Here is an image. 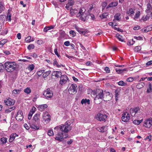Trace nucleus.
Masks as SVG:
<instances>
[{"mask_svg": "<svg viewBox=\"0 0 152 152\" xmlns=\"http://www.w3.org/2000/svg\"><path fill=\"white\" fill-rule=\"evenodd\" d=\"M5 70L8 72L14 71L15 69L17 64L15 62L7 61L4 64Z\"/></svg>", "mask_w": 152, "mask_h": 152, "instance_id": "1", "label": "nucleus"}, {"mask_svg": "<svg viewBox=\"0 0 152 152\" xmlns=\"http://www.w3.org/2000/svg\"><path fill=\"white\" fill-rule=\"evenodd\" d=\"M71 128L70 125L68 124L66 122L65 124H62L60 125V129L62 132L67 133L71 130Z\"/></svg>", "mask_w": 152, "mask_h": 152, "instance_id": "2", "label": "nucleus"}, {"mask_svg": "<svg viewBox=\"0 0 152 152\" xmlns=\"http://www.w3.org/2000/svg\"><path fill=\"white\" fill-rule=\"evenodd\" d=\"M94 92L96 95L95 100L97 99H102L103 98V91L99 89H96L94 91Z\"/></svg>", "mask_w": 152, "mask_h": 152, "instance_id": "3", "label": "nucleus"}, {"mask_svg": "<svg viewBox=\"0 0 152 152\" xmlns=\"http://www.w3.org/2000/svg\"><path fill=\"white\" fill-rule=\"evenodd\" d=\"M107 117L105 114H103L100 113H98L95 116V118L99 121H105Z\"/></svg>", "mask_w": 152, "mask_h": 152, "instance_id": "4", "label": "nucleus"}, {"mask_svg": "<svg viewBox=\"0 0 152 152\" xmlns=\"http://www.w3.org/2000/svg\"><path fill=\"white\" fill-rule=\"evenodd\" d=\"M77 86L75 84H72L71 85L69 89V92L70 94H75L77 91Z\"/></svg>", "mask_w": 152, "mask_h": 152, "instance_id": "5", "label": "nucleus"}, {"mask_svg": "<svg viewBox=\"0 0 152 152\" xmlns=\"http://www.w3.org/2000/svg\"><path fill=\"white\" fill-rule=\"evenodd\" d=\"M43 95L47 99H51L53 96V92L49 88L47 89L43 93Z\"/></svg>", "mask_w": 152, "mask_h": 152, "instance_id": "6", "label": "nucleus"}, {"mask_svg": "<svg viewBox=\"0 0 152 152\" xmlns=\"http://www.w3.org/2000/svg\"><path fill=\"white\" fill-rule=\"evenodd\" d=\"M57 137H56L55 139L56 140L61 141L64 138L67 137L68 135L67 134H65L63 133L59 132L57 134Z\"/></svg>", "mask_w": 152, "mask_h": 152, "instance_id": "7", "label": "nucleus"}, {"mask_svg": "<svg viewBox=\"0 0 152 152\" xmlns=\"http://www.w3.org/2000/svg\"><path fill=\"white\" fill-rule=\"evenodd\" d=\"M130 118V114L127 112L124 113L122 115V121L124 122H128Z\"/></svg>", "mask_w": 152, "mask_h": 152, "instance_id": "8", "label": "nucleus"}, {"mask_svg": "<svg viewBox=\"0 0 152 152\" xmlns=\"http://www.w3.org/2000/svg\"><path fill=\"white\" fill-rule=\"evenodd\" d=\"M152 119L149 118L146 120L144 122L143 126L147 128H150L152 125Z\"/></svg>", "mask_w": 152, "mask_h": 152, "instance_id": "9", "label": "nucleus"}, {"mask_svg": "<svg viewBox=\"0 0 152 152\" xmlns=\"http://www.w3.org/2000/svg\"><path fill=\"white\" fill-rule=\"evenodd\" d=\"M68 80L69 78L66 75H61L60 80V84L62 85L66 83Z\"/></svg>", "mask_w": 152, "mask_h": 152, "instance_id": "10", "label": "nucleus"}, {"mask_svg": "<svg viewBox=\"0 0 152 152\" xmlns=\"http://www.w3.org/2000/svg\"><path fill=\"white\" fill-rule=\"evenodd\" d=\"M140 110L139 107L132 108L130 110V113L132 116H134Z\"/></svg>", "mask_w": 152, "mask_h": 152, "instance_id": "11", "label": "nucleus"}, {"mask_svg": "<svg viewBox=\"0 0 152 152\" xmlns=\"http://www.w3.org/2000/svg\"><path fill=\"white\" fill-rule=\"evenodd\" d=\"M4 102L7 106H11L14 104L15 101L10 98H9L6 100H4Z\"/></svg>", "mask_w": 152, "mask_h": 152, "instance_id": "12", "label": "nucleus"}, {"mask_svg": "<svg viewBox=\"0 0 152 152\" xmlns=\"http://www.w3.org/2000/svg\"><path fill=\"white\" fill-rule=\"evenodd\" d=\"M23 113L22 112L18 111L16 116V120L18 121H21L23 118Z\"/></svg>", "mask_w": 152, "mask_h": 152, "instance_id": "13", "label": "nucleus"}, {"mask_svg": "<svg viewBox=\"0 0 152 152\" xmlns=\"http://www.w3.org/2000/svg\"><path fill=\"white\" fill-rule=\"evenodd\" d=\"M40 116V113H36L33 117V120L34 121V123H38Z\"/></svg>", "mask_w": 152, "mask_h": 152, "instance_id": "14", "label": "nucleus"}, {"mask_svg": "<svg viewBox=\"0 0 152 152\" xmlns=\"http://www.w3.org/2000/svg\"><path fill=\"white\" fill-rule=\"evenodd\" d=\"M61 74L62 73L60 71H55L52 72V75L53 76H54L55 77L58 78L60 77V75L61 76V75H62Z\"/></svg>", "mask_w": 152, "mask_h": 152, "instance_id": "15", "label": "nucleus"}, {"mask_svg": "<svg viewBox=\"0 0 152 152\" xmlns=\"http://www.w3.org/2000/svg\"><path fill=\"white\" fill-rule=\"evenodd\" d=\"M50 116L47 112H45L44 113L43 118L46 121H49L50 120Z\"/></svg>", "mask_w": 152, "mask_h": 152, "instance_id": "16", "label": "nucleus"}, {"mask_svg": "<svg viewBox=\"0 0 152 152\" xmlns=\"http://www.w3.org/2000/svg\"><path fill=\"white\" fill-rule=\"evenodd\" d=\"M152 7L151 6L150 2H149L147 5V9L145 10V12L147 13L152 12Z\"/></svg>", "mask_w": 152, "mask_h": 152, "instance_id": "17", "label": "nucleus"}, {"mask_svg": "<svg viewBox=\"0 0 152 152\" xmlns=\"http://www.w3.org/2000/svg\"><path fill=\"white\" fill-rule=\"evenodd\" d=\"M18 135L16 133L12 134L10 137L9 142H11L15 139L16 137H18Z\"/></svg>", "mask_w": 152, "mask_h": 152, "instance_id": "18", "label": "nucleus"}, {"mask_svg": "<svg viewBox=\"0 0 152 152\" xmlns=\"http://www.w3.org/2000/svg\"><path fill=\"white\" fill-rule=\"evenodd\" d=\"M60 37L64 38V39H66L68 37V35L65 33V31H60Z\"/></svg>", "mask_w": 152, "mask_h": 152, "instance_id": "19", "label": "nucleus"}, {"mask_svg": "<svg viewBox=\"0 0 152 152\" xmlns=\"http://www.w3.org/2000/svg\"><path fill=\"white\" fill-rule=\"evenodd\" d=\"M55 26L54 25H51L48 26H46L44 28L43 31L45 32H46L50 30L53 29Z\"/></svg>", "mask_w": 152, "mask_h": 152, "instance_id": "20", "label": "nucleus"}, {"mask_svg": "<svg viewBox=\"0 0 152 152\" xmlns=\"http://www.w3.org/2000/svg\"><path fill=\"white\" fill-rule=\"evenodd\" d=\"M135 10L132 8H130L128 10L127 12L126 13L128 14L129 16H132L134 14V11Z\"/></svg>", "mask_w": 152, "mask_h": 152, "instance_id": "21", "label": "nucleus"}, {"mask_svg": "<svg viewBox=\"0 0 152 152\" xmlns=\"http://www.w3.org/2000/svg\"><path fill=\"white\" fill-rule=\"evenodd\" d=\"M47 107L48 105L47 104H45L39 105L38 108L40 111H43L44 109L46 108Z\"/></svg>", "mask_w": 152, "mask_h": 152, "instance_id": "22", "label": "nucleus"}, {"mask_svg": "<svg viewBox=\"0 0 152 152\" xmlns=\"http://www.w3.org/2000/svg\"><path fill=\"white\" fill-rule=\"evenodd\" d=\"M107 126H102L100 128H99L98 129V130L99 132H105L107 131Z\"/></svg>", "mask_w": 152, "mask_h": 152, "instance_id": "23", "label": "nucleus"}, {"mask_svg": "<svg viewBox=\"0 0 152 152\" xmlns=\"http://www.w3.org/2000/svg\"><path fill=\"white\" fill-rule=\"evenodd\" d=\"M34 40V37H31L30 36H28L25 39L26 42L28 43H29L33 41Z\"/></svg>", "mask_w": 152, "mask_h": 152, "instance_id": "24", "label": "nucleus"}, {"mask_svg": "<svg viewBox=\"0 0 152 152\" xmlns=\"http://www.w3.org/2000/svg\"><path fill=\"white\" fill-rule=\"evenodd\" d=\"M86 11L85 9L84 8H81L80 9L78 13L77 14V16L80 17L82 14L85 13Z\"/></svg>", "mask_w": 152, "mask_h": 152, "instance_id": "25", "label": "nucleus"}, {"mask_svg": "<svg viewBox=\"0 0 152 152\" xmlns=\"http://www.w3.org/2000/svg\"><path fill=\"white\" fill-rule=\"evenodd\" d=\"M7 138L3 137L0 139V144L3 145L7 142Z\"/></svg>", "mask_w": 152, "mask_h": 152, "instance_id": "26", "label": "nucleus"}, {"mask_svg": "<svg viewBox=\"0 0 152 152\" xmlns=\"http://www.w3.org/2000/svg\"><path fill=\"white\" fill-rule=\"evenodd\" d=\"M70 14L72 16H73L76 14L77 12L78 11L76 9H73L72 8H71L70 10Z\"/></svg>", "mask_w": 152, "mask_h": 152, "instance_id": "27", "label": "nucleus"}, {"mask_svg": "<svg viewBox=\"0 0 152 152\" xmlns=\"http://www.w3.org/2000/svg\"><path fill=\"white\" fill-rule=\"evenodd\" d=\"M117 5L118 3L117 2H112L108 5L107 7V8L111 7H115L117 6Z\"/></svg>", "mask_w": 152, "mask_h": 152, "instance_id": "28", "label": "nucleus"}, {"mask_svg": "<svg viewBox=\"0 0 152 152\" xmlns=\"http://www.w3.org/2000/svg\"><path fill=\"white\" fill-rule=\"evenodd\" d=\"M145 85V84L144 82H141L138 84L136 85V88L138 89H140L142 88Z\"/></svg>", "mask_w": 152, "mask_h": 152, "instance_id": "29", "label": "nucleus"}, {"mask_svg": "<svg viewBox=\"0 0 152 152\" xmlns=\"http://www.w3.org/2000/svg\"><path fill=\"white\" fill-rule=\"evenodd\" d=\"M34 65L33 64H31L28 65V66L27 68L30 72L32 71L34 69Z\"/></svg>", "mask_w": 152, "mask_h": 152, "instance_id": "30", "label": "nucleus"}, {"mask_svg": "<svg viewBox=\"0 0 152 152\" xmlns=\"http://www.w3.org/2000/svg\"><path fill=\"white\" fill-rule=\"evenodd\" d=\"M36 109V108L34 107H32V108L31 109V110L30 111L28 114V115L32 116L33 114L35 112V111Z\"/></svg>", "mask_w": 152, "mask_h": 152, "instance_id": "31", "label": "nucleus"}, {"mask_svg": "<svg viewBox=\"0 0 152 152\" xmlns=\"http://www.w3.org/2000/svg\"><path fill=\"white\" fill-rule=\"evenodd\" d=\"M75 28L78 31L79 33L80 34H83L84 33V31L82 30V29L78 27L77 26H75Z\"/></svg>", "mask_w": 152, "mask_h": 152, "instance_id": "32", "label": "nucleus"}, {"mask_svg": "<svg viewBox=\"0 0 152 152\" xmlns=\"http://www.w3.org/2000/svg\"><path fill=\"white\" fill-rule=\"evenodd\" d=\"M75 2L73 0H69L68 3L66 5V7H68V6H72L74 5Z\"/></svg>", "mask_w": 152, "mask_h": 152, "instance_id": "33", "label": "nucleus"}, {"mask_svg": "<svg viewBox=\"0 0 152 152\" xmlns=\"http://www.w3.org/2000/svg\"><path fill=\"white\" fill-rule=\"evenodd\" d=\"M21 89H14L12 91V94L15 95L17 94H19L20 93V91H21Z\"/></svg>", "mask_w": 152, "mask_h": 152, "instance_id": "34", "label": "nucleus"}, {"mask_svg": "<svg viewBox=\"0 0 152 152\" xmlns=\"http://www.w3.org/2000/svg\"><path fill=\"white\" fill-rule=\"evenodd\" d=\"M15 108V106L12 107L6 110L5 111V112L6 113H8L10 112L12 110H14Z\"/></svg>", "mask_w": 152, "mask_h": 152, "instance_id": "35", "label": "nucleus"}, {"mask_svg": "<svg viewBox=\"0 0 152 152\" xmlns=\"http://www.w3.org/2000/svg\"><path fill=\"white\" fill-rule=\"evenodd\" d=\"M143 121V119L141 120H135L133 121L134 124L135 125H139Z\"/></svg>", "mask_w": 152, "mask_h": 152, "instance_id": "36", "label": "nucleus"}, {"mask_svg": "<svg viewBox=\"0 0 152 152\" xmlns=\"http://www.w3.org/2000/svg\"><path fill=\"white\" fill-rule=\"evenodd\" d=\"M86 103L88 104H90V100L89 99H83L81 101V103L82 104Z\"/></svg>", "mask_w": 152, "mask_h": 152, "instance_id": "37", "label": "nucleus"}, {"mask_svg": "<svg viewBox=\"0 0 152 152\" xmlns=\"http://www.w3.org/2000/svg\"><path fill=\"white\" fill-rule=\"evenodd\" d=\"M7 42L6 39H3L0 42V48L2 47L3 45Z\"/></svg>", "mask_w": 152, "mask_h": 152, "instance_id": "38", "label": "nucleus"}, {"mask_svg": "<svg viewBox=\"0 0 152 152\" xmlns=\"http://www.w3.org/2000/svg\"><path fill=\"white\" fill-rule=\"evenodd\" d=\"M80 16V19L82 20L83 21H85L87 15L85 13L81 15Z\"/></svg>", "mask_w": 152, "mask_h": 152, "instance_id": "39", "label": "nucleus"}, {"mask_svg": "<svg viewBox=\"0 0 152 152\" xmlns=\"http://www.w3.org/2000/svg\"><path fill=\"white\" fill-rule=\"evenodd\" d=\"M5 9V7L3 4L1 2H0V13L4 11Z\"/></svg>", "mask_w": 152, "mask_h": 152, "instance_id": "40", "label": "nucleus"}, {"mask_svg": "<svg viewBox=\"0 0 152 152\" xmlns=\"http://www.w3.org/2000/svg\"><path fill=\"white\" fill-rule=\"evenodd\" d=\"M24 92L27 94H29L31 91V89L29 87H27L24 90Z\"/></svg>", "mask_w": 152, "mask_h": 152, "instance_id": "41", "label": "nucleus"}, {"mask_svg": "<svg viewBox=\"0 0 152 152\" xmlns=\"http://www.w3.org/2000/svg\"><path fill=\"white\" fill-rule=\"evenodd\" d=\"M116 72L118 74H120L122 73L124 71H126V69H115Z\"/></svg>", "mask_w": 152, "mask_h": 152, "instance_id": "42", "label": "nucleus"}, {"mask_svg": "<svg viewBox=\"0 0 152 152\" xmlns=\"http://www.w3.org/2000/svg\"><path fill=\"white\" fill-rule=\"evenodd\" d=\"M53 65L54 66H56L57 67H60V66L58 63V62L56 59H54L53 60Z\"/></svg>", "mask_w": 152, "mask_h": 152, "instance_id": "43", "label": "nucleus"}, {"mask_svg": "<svg viewBox=\"0 0 152 152\" xmlns=\"http://www.w3.org/2000/svg\"><path fill=\"white\" fill-rule=\"evenodd\" d=\"M152 91V86L151 83H150L148 85V87L147 92L148 93H150Z\"/></svg>", "mask_w": 152, "mask_h": 152, "instance_id": "44", "label": "nucleus"}, {"mask_svg": "<svg viewBox=\"0 0 152 152\" xmlns=\"http://www.w3.org/2000/svg\"><path fill=\"white\" fill-rule=\"evenodd\" d=\"M50 71H48L44 73L43 74V76L44 78L48 76L51 73Z\"/></svg>", "mask_w": 152, "mask_h": 152, "instance_id": "45", "label": "nucleus"}, {"mask_svg": "<svg viewBox=\"0 0 152 152\" xmlns=\"http://www.w3.org/2000/svg\"><path fill=\"white\" fill-rule=\"evenodd\" d=\"M119 85L121 86H125L126 85V83L124 82L123 81H121L118 83Z\"/></svg>", "mask_w": 152, "mask_h": 152, "instance_id": "46", "label": "nucleus"}, {"mask_svg": "<svg viewBox=\"0 0 152 152\" xmlns=\"http://www.w3.org/2000/svg\"><path fill=\"white\" fill-rule=\"evenodd\" d=\"M141 49V47L140 46H139L135 47L134 49V50L135 52H138L140 51Z\"/></svg>", "mask_w": 152, "mask_h": 152, "instance_id": "47", "label": "nucleus"}, {"mask_svg": "<svg viewBox=\"0 0 152 152\" xmlns=\"http://www.w3.org/2000/svg\"><path fill=\"white\" fill-rule=\"evenodd\" d=\"M140 12L139 11L136 13L135 14V15L134 16V19L135 20H137L139 16H140Z\"/></svg>", "mask_w": 152, "mask_h": 152, "instance_id": "48", "label": "nucleus"}, {"mask_svg": "<svg viewBox=\"0 0 152 152\" xmlns=\"http://www.w3.org/2000/svg\"><path fill=\"white\" fill-rule=\"evenodd\" d=\"M120 14H116L115 16H114V21H115V20H118L120 19L119 18V16H120Z\"/></svg>", "mask_w": 152, "mask_h": 152, "instance_id": "49", "label": "nucleus"}, {"mask_svg": "<svg viewBox=\"0 0 152 152\" xmlns=\"http://www.w3.org/2000/svg\"><path fill=\"white\" fill-rule=\"evenodd\" d=\"M108 15V14L107 13H103L100 17L102 19H103L107 18Z\"/></svg>", "mask_w": 152, "mask_h": 152, "instance_id": "50", "label": "nucleus"}, {"mask_svg": "<svg viewBox=\"0 0 152 152\" xmlns=\"http://www.w3.org/2000/svg\"><path fill=\"white\" fill-rule=\"evenodd\" d=\"M44 70H40L38 71L37 72V74L38 76H40L42 75V74H43L44 72Z\"/></svg>", "mask_w": 152, "mask_h": 152, "instance_id": "51", "label": "nucleus"}, {"mask_svg": "<svg viewBox=\"0 0 152 152\" xmlns=\"http://www.w3.org/2000/svg\"><path fill=\"white\" fill-rule=\"evenodd\" d=\"M116 37L118 40L121 42L124 41L123 39L122 38V36L120 35L119 34H116Z\"/></svg>", "mask_w": 152, "mask_h": 152, "instance_id": "52", "label": "nucleus"}, {"mask_svg": "<svg viewBox=\"0 0 152 152\" xmlns=\"http://www.w3.org/2000/svg\"><path fill=\"white\" fill-rule=\"evenodd\" d=\"M11 14L8 12L7 13V19L8 20L9 22L11 20Z\"/></svg>", "mask_w": 152, "mask_h": 152, "instance_id": "53", "label": "nucleus"}, {"mask_svg": "<svg viewBox=\"0 0 152 152\" xmlns=\"http://www.w3.org/2000/svg\"><path fill=\"white\" fill-rule=\"evenodd\" d=\"M69 34L72 35V37H74L76 36V33L73 30H71L69 31Z\"/></svg>", "mask_w": 152, "mask_h": 152, "instance_id": "54", "label": "nucleus"}, {"mask_svg": "<svg viewBox=\"0 0 152 152\" xmlns=\"http://www.w3.org/2000/svg\"><path fill=\"white\" fill-rule=\"evenodd\" d=\"M30 127L31 128L36 130H37L39 129V127H38V126H36L34 124L31 125H30Z\"/></svg>", "mask_w": 152, "mask_h": 152, "instance_id": "55", "label": "nucleus"}, {"mask_svg": "<svg viewBox=\"0 0 152 152\" xmlns=\"http://www.w3.org/2000/svg\"><path fill=\"white\" fill-rule=\"evenodd\" d=\"M34 46L33 44H30L28 45L27 48L28 50H30L31 49L34 48Z\"/></svg>", "mask_w": 152, "mask_h": 152, "instance_id": "56", "label": "nucleus"}, {"mask_svg": "<svg viewBox=\"0 0 152 152\" xmlns=\"http://www.w3.org/2000/svg\"><path fill=\"white\" fill-rule=\"evenodd\" d=\"M135 43L134 41L132 39L131 41H129L127 43V44L129 45H133V44Z\"/></svg>", "mask_w": 152, "mask_h": 152, "instance_id": "57", "label": "nucleus"}, {"mask_svg": "<svg viewBox=\"0 0 152 152\" xmlns=\"http://www.w3.org/2000/svg\"><path fill=\"white\" fill-rule=\"evenodd\" d=\"M115 100H117L118 98V96L119 95L118 91L117 90H116L115 91Z\"/></svg>", "mask_w": 152, "mask_h": 152, "instance_id": "58", "label": "nucleus"}, {"mask_svg": "<svg viewBox=\"0 0 152 152\" xmlns=\"http://www.w3.org/2000/svg\"><path fill=\"white\" fill-rule=\"evenodd\" d=\"M53 132L52 130H50L48 132V134L49 136L53 135Z\"/></svg>", "mask_w": 152, "mask_h": 152, "instance_id": "59", "label": "nucleus"}, {"mask_svg": "<svg viewBox=\"0 0 152 152\" xmlns=\"http://www.w3.org/2000/svg\"><path fill=\"white\" fill-rule=\"evenodd\" d=\"M151 137L152 136L151 135H149L148 136H147L145 138L144 140H148V141H151Z\"/></svg>", "mask_w": 152, "mask_h": 152, "instance_id": "60", "label": "nucleus"}, {"mask_svg": "<svg viewBox=\"0 0 152 152\" xmlns=\"http://www.w3.org/2000/svg\"><path fill=\"white\" fill-rule=\"evenodd\" d=\"M134 80V79L132 77H129L128 78L127 80H126L128 82H131L133 81Z\"/></svg>", "mask_w": 152, "mask_h": 152, "instance_id": "61", "label": "nucleus"}, {"mask_svg": "<svg viewBox=\"0 0 152 152\" xmlns=\"http://www.w3.org/2000/svg\"><path fill=\"white\" fill-rule=\"evenodd\" d=\"M134 39L137 40H142V37L140 36L138 37H134Z\"/></svg>", "mask_w": 152, "mask_h": 152, "instance_id": "62", "label": "nucleus"}, {"mask_svg": "<svg viewBox=\"0 0 152 152\" xmlns=\"http://www.w3.org/2000/svg\"><path fill=\"white\" fill-rule=\"evenodd\" d=\"M149 17L148 15L146 16L144 18H143L141 19V20H143L144 21H146L149 19Z\"/></svg>", "mask_w": 152, "mask_h": 152, "instance_id": "63", "label": "nucleus"}, {"mask_svg": "<svg viewBox=\"0 0 152 152\" xmlns=\"http://www.w3.org/2000/svg\"><path fill=\"white\" fill-rule=\"evenodd\" d=\"M43 42V40H38L37 42V44L39 45L42 44Z\"/></svg>", "mask_w": 152, "mask_h": 152, "instance_id": "64", "label": "nucleus"}]
</instances>
